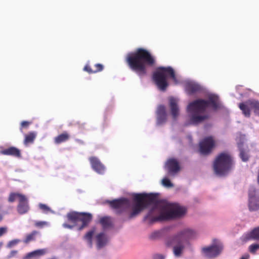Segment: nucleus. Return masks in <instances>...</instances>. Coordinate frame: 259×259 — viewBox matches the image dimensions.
Wrapping results in <instances>:
<instances>
[{"mask_svg":"<svg viewBox=\"0 0 259 259\" xmlns=\"http://www.w3.org/2000/svg\"><path fill=\"white\" fill-rule=\"evenodd\" d=\"M39 234V232L37 231H33L30 233L26 235L25 238L23 240V242L25 244H28L31 241H33L36 240V237Z\"/></svg>","mask_w":259,"mask_h":259,"instance_id":"nucleus-30","label":"nucleus"},{"mask_svg":"<svg viewBox=\"0 0 259 259\" xmlns=\"http://www.w3.org/2000/svg\"><path fill=\"white\" fill-rule=\"evenodd\" d=\"M24 196V195L18 193L12 192L10 194L8 197V201L9 202H13L17 198H18L19 201L21 199V196Z\"/></svg>","mask_w":259,"mask_h":259,"instance_id":"nucleus-32","label":"nucleus"},{"mask_svg":"<svg viewBox=\"0 0 259 259\" xmlns=\"http://www.w3.org/2000/svg\"><path fill=\"white\" fill-rule=\"evenodd\" d=\"M66 217L69 221L74 224H76L79 222L82 223L81 225L78 229L79 231L88 227L93 218L92 214L90 213L78 212L76 211L68 213Z\"/></svg>","mask_w":259,"mask_h":259,"instance_id":"nucleus-8","label":"nucleus"},{"mask_svg":"<svg viewBox=\"0 0 259 259\" xmlns=\"http://www.w3.org/2000/svg\"><path fill=\"white\" fill-rule=\"evenodd\" d=\"M239 107L246 117H250V109L253 110L254 113L259 115V101L257 100L250 99L240 103Z\"/></svg>","mask_w":259,"mask_h":259,"instance_id":"nucleus-10","label":"nucleus"},{"mask_svg":"<svg viewBox=\"0 0 259 259\" xmlns=\"http://www.w3.org/2000/svg\"><path fill=\"white\" fill-rule=\"evenodd\" d=\"M100 223L104 228H107L111 226V222L110 218L104 217L100 219Z\"/></svg>","mask_w":259,"mask_h":259,"instance_id":"nucleus-31","label":"nucleus"},{"mask_svg":"<svg viewBox=\"0 0 259 259\" xmlns=\"http://www.w3.org/2000/svg\"><path fill=\"white\" fill-rule=\"evenodd\" d=\"M214 146V141L212 137L204 138L199 143V151L203 155L209 154Z\"/></svg>","mask_w":259,"mask_h":259,"instance_id":"nucleus-15","label":"nucleus"},{"mask_svg":"<svg viewBox=\"0 0 259 259\" xmlns=\"http://www.w3.org/2000/svg\"><path fill=\"white\" fill-rule=\"evenodd\" d=\"M249 258V255L248 254H246L243 255L240 259H248Z\"/></svg>","mask_w":259,"mask_h":259,"instance_id":"nucleus-44","label":"nucleus"},{"mask_svg":"<svg viewBox=\"0 0 259 259\" xmlns=\"http://www.w3.org/2000/svg\"><path fill=\"white\" fill-rule=\"evenodd\" d=\"M108 203L111 208L116 210L117 214L124 212L130 206V201L125 198L108 201Z\"/></svg>","mask_w":259,"mask_h":259,"instance_id":"nucleus-13","label":"nucleus"},{"mask_svg":"<svg viewBox=\"0 0 259 259\" xmlns=\"http://www.w3.org/2000/svg\"><path fill=\"white\" fill-rule=\"evenodd\" d=\"M165 168L170 176H174L180 170L178 161L175 158H170L166 161Z\"/></svg>","mask_w":259,"mask_h":259,"instance_id":"nucleus-16","label":"nucleus"},{"mask_svg":"<svg viewBox=\"0 0 259 259\" xmlns=\"http://www.w3.org/2000/svg\"><path fill=\"white\" fill-rule=\"evenodd\" d=\"M97 245L98 249H100L106 245L107 239L104 233H100L96 236Z\"/></svg>","mask_w":259,"mask_h":259,"instance_id":"nucleus-25","label":"nucleus"},{"mask_svg":"<svg viewBox=\"0 0 259 259\" xmlns=\"http://www.w3.org/2000/svg\"><path fill=\"white\" fill-rule=\"evenodd\" d=\"M186 90L190 95L199 92L201 90V87L198 84L189 82L186 84Z\"/></svg>","mask_w":259,"mask_h":259,"instance_id":"nucleus-24","label":"nucleus"},{"mask_svg":"<svg viewBox=\"0 0 259 259\" xmlns=\"http://www.w3.org/2000/svg\"><path fill=\"white\" fill-rule=\"evenodd\" d=\"M39 207L45 213H47L50 211V208L47 205L44 204H39Z\"/></svg>","mask_w":259,"mask_h":259,"instance_id":"nucleus-37","label":"nucleus"},{"mask_svg":"<svg viewBox=\"0 0 259 259\" xmlns=\"http://www.w3.org/2000/svg\"><path fill=\"white\" fill-rule=\"evenodd\" d=\"M168 208H169V205H165V203L156 204L149 210L144 220V221H148L149 223L150 224L157 222L166 221V220H160L159 218L161 215H165L166 210Z\"/></svg>","mask_w":259,"mask_h":259,"instance_id":"nucleus-7","label":"nucleus"},{"mask_svg":"<svg viewBox=\"0 0 259 259\" xmlns=\"http://www.w3.org/2000/svg\"><path fill=\"white\" fill-rule=\"evenodd\" d=\"M70 138V135L66 132L60 134L54 139V142L57 144H59L68 141Z\"/></svg>","mask_w":259,"mask_h":259,"instance_id":"nucleus-28","label":"nucleus"},{"mask_svg":"<svg viewBox=\"0 0 259 259\" xmlns=\"http://www.w3.org/2000/svg\"><path fill=\"white\" fill-rule=\"evenodd\" d=\"M248 208L250 211L259 209V196L257 195L255 189L251 187L249 190Z\"/></svg>","mask_w":259,"mask_h":259,"instance_id":"nucleus-14","label":"nucleus"},{"mask_svg":"<svg viewBox=\"0 0 259 259\" xmlns=\"http://www.w3.org/2000/svg\"><path fill=\"white\" fill-rule=\"evenodd\" d=\"M209 106L214 110L221 108V103L218 96L210 95L207 100L199 99L190 103L187 107V111L190 114L191 123L197 124L207 119L209 115L205 114V112Z\"/></svg>","mask_w":259,"mask_h":259,"instance_id":"nucleus-1","label":"nucleus"},{"mask_svg":"<svg viewBox=\"0 0 259 259\" xmlns=\"http://www.w3.org/2000/svg\"><path fill=\"white\" fill-rule=\"evenodd\" d=\"M168 77L174 80L176 79V76L173 69L170 67H159L153 74V79L158 89L161 91H165L168 83L167 79Z\"/></svg>","mask_w":259,"mask_h":259,"instance_id":"nucleus-6","label":"nucleus"},{"mask_svg":"<svg viewBox=\"0 0 259 259\" xmlns=\"http://www.w3.org/2000/svg\"><path fill=\"white\" fill-rule=\"evenodd\" d=\"M162 184L163 186L166 187H172L173 184L171 183L170 180L167 178H164L162 180Z\"/></svg>","mask_w":259,"mask_h":259,"instance_id":"nucleus-35","label":"nucleus"},{"mask_svg":"<svg viewBox=\"0 0 259 259\" xmlns=\"http://www.w3.org/2000/svg\"><path fill=\"white\" fill-rule=\"evenodd\" d=\"M93 169L99 174H103L105 171V166L96 157H91L89 158Z\"/></svg>","mask_w":259,"mask_h":259,"instance_id":"nucleus-18","label":"nucleus"},{"mask_svg":"<svg viewBox=\"0 0 259 259\" xmlns=\"http://www.w3.org/2000/svg\"><path fill=\"white\" fill-rule=\"evenodd\" d=\"M95 232V228H93L91 230L88 232L84 236V238L88 241L90 245H92V239Z\"/></svg>","mask_w":259,"mask_h":259,"instance_id":"nucleus-33","label":"nucleus"},{"mask_svg":"<svg viewBox=\"0 0 259 259\" xmlns=\"http://www.w3.org/2000/svg\"><path fill=\"white\" fill-rule=\"evenodd\" d=\"M164 257L162 255L156 254L154 256L153 259H164Z\"/></svg>","mask_w":259,"mask_h":259,"instance_id":"nucleus-42","label":"nucleus"},{"mask_svg":"<svg viewBox=\"0 0 259 259\" xmlns=\"http://www.w3.org/2000/svg\"><path fill=\"white\" fill-rule=\"evenodd\" d=\"M3 217L1 213H0V222L3 220Z\"/></svg>","mask_w":259,"mask_h":259,"instance_id":"nucleus-45","label":"nucleus"},{"mask_svg":"<svg viewBox=\"0 0 259 259\" xmlns=\"http://www.w3.org/2000/svg\"><path fill=\"white\" fill-rule=\"evenodd\" d=\"M157 200V195L155 194H136L134 196V201L136 203L133 206L132 211L128 219H131L138 215L142 210L149 205L154 203Z\"/></svg>","mask_w":259,"mask_h":259,"instance_id":"nucleus-4","label":"nucleus"},{"mask_svg":"<svg viewBox=\"0 0 259 259\" xmlns=\"http://www.w3.org/2000/svg\"><path fill=\"white\" fill-rule=\"evenodd\" d=\"M47 252V249H37L32 252L28 253L24 257V259H30L32 257H35L44 255Z\"/></svg>","mask_w":259,"mask_h":259,"instance_id":"nucleus-26","label":"nucleus"},{"mask_svg":"<svg viewBox=\"0 0 259 259\" xmlns=\"http://www.w3.org/2000/svg\"><path fill=\"white\" fill-rule=\"evenodd\" d=\"M49 223L45 221H36L34 223V225L35 227L38 228H43L45 226H48Z\"/></svg>","mask_w":259,"mask_h":259,"instance_id":"nucleus-36","label":"nucleus"},{"mask_svg":"<svg viewBox=\"0 0 259 259\" xmlns=\"http://www.w3.org/2000/svg\"><path fill=\"white\" fill-rule=\"evenodd\" d=\"M30 124H31L30 122H29L27 121H23L21 123V127H20L21 132H23L22 128H27Z\"/></svg>","mask_w":259,"mask_h":259,"instance_id":"nucleus-38","label":"nucleus"},{"mask_svg":"<svg viewBox=\"0 0 259 259\" xmlns=\"http://www.w3.org/2000/svg\"><path fill=\"white\" fill-rule=\"evenodd\" d=\"M20 241L19 239L13 240L11 241L10 242H9V243L8 244V246L9 247H12V246L17 244V243H18Z\"/></svg>","mask_w":259,"mask_h":259,"instance_id":"nucleus-39","label":"nucleus"},{"mask_svg":"<svg viewBox=\"0 0 259 259\" xmlns=\"http://www.w3.org/2000/svg\"><path fill=\"white\" fill-rule=\"evenodd\" d=\"M36 137V134L34 132H31L25 135L24 144L26 146L33 143Z\"/></svg>","mask_w":259,"mask_h":259,"instance_id":"nucleus-29","label":"nucleus"},{"mask_svg":"<svg viewBox=\"0 0 259 259\" xmlns=\"http://www.w3.org/2000/svg\"><path fill=\"white\" fill-rule=\"evenodd\" d=\"M29 207L28 202L25 196H21V199L19 201L17 206V211L19 213L22 214L28 211Z\"/></svg>","mask_w":259,"mask_h":259,"instance_id":"nucleus-19","label":"nucleus"},{"mask_svg":"<svg viewBox=\"0 0 259 259\" xmlns=\"http://www.w3.org/2000/svg\"><path fill=\"white\" fill-rule=\"evenodd\" d=\"M165 205H169V208L166 210L165 215L159 218L160 220H169L180 217L185 213V209L182 207L171 203H165Z\"/></svg>","mask_w":259,"mask_h":259,"instance_id":"nucleus-11","label":"nucleus"},{"mask_svg":"<svg viewBox=\"0 0 259 259\" xmlns=\"http://www.w3.org/2000/svg\"><path fill=\"white\" fill-rule=\"evenodd\" d=\"M18 251L17 250H12L10 252V257H13L15 256L17 253Z\"/></svg>","mask_w":259,"mask_h":259,"instance_id":"nucleus-43","label":"nucleus"},{"mask_svg":"<svg viewBox=\"0 0 259 259\" xmlns=\"http://www.w3.org/2000/svg\"><path fill=\"white\" fill-rule=\"evenodd\" d=\"M178 103V100L176 98L170 97L169 99L171 113L174 119H176L179 114V109Z\"/></svg>","mask_w":259,"mask_h":259,"instance_id":"nucleus-21","label":"nucleus"},{"mask_svg":"<svg viewBox=\"0 0 259 259\" xmlns=\"http://www.w3.org/2000/svg\"><path fill=\"white\" fill-rule=\"evenodd\" d=\"M223 246L222 243H213L212 245L202 248L203 255L208 258L217 257L222 251Z\"/></svg>","mask_w":259,"mask_h":259,"instance_id":"nucleus-12","label":"nucleus"},{"mask_svg":"<svg viewBox=\"0 0 259 259\" xmlns=\"http://www.w3.org/2000/svg\"><path fill=\"white\" fill-rule=\"evenodd\" d=\"M63 227L64 228H68V229H72V228H73V227H74V226H73V225H69V224H67V223H64V224H63Z\"/></svg>","mask_w":259,"mask_h":259,"instance_id":"nucleus-41","label":"nucleus"},{"mask_svg":"<svg viewBox=\"0 0 259 259\" xmlns=\"http://www.w3.org/2000/svg\"><path fill=\"white\" fill-rule=\"evenodd\" d=\"M1 153L4 155H9L17 158L21 157V151L16 147H10L1 151Z\"/></svg>","mask_w":259,"mask_h":259,"instance_id":"nucleus-22","label":"nucleus"},{"mask_svg":"<svg viewBox=\"0 0 259 259\" xmlns=\"http://www.w3.org/2000/svg\"><path fill=\"white\" fill-rule=\"evenodd\" d=\"M166 113L165 107L164 105H159L157 110V123L161 124L166 121Z\"/></svg>","mask_w":259,"mask_h":259,"instance_id":"nucleus-20","label":"nucleus"},{"mask_svg":"<svg viewBox=\"0 0 259 259\" xmlns=\"http://www.w3.org/2000/svg\"><path fill=\"white\" fill-rule=\"evenodd\" d=\"M239 107L246 117H250V109L253 110L254 113L259 115V101L257 100L250 99L240 103Z\"/></svg>","mask_w":259,"mask_h":259,"instance_id":"nucleus-9","label":"nucleus"},{"mask_svg":"<svg viewBox=\"0 0 259 259\" xmlns=\"http://www.w3.org/2000/svg\"><path fill=\"white\" fill-rule=\"evenodd\" d=\"M233 164L231 155L228 152H222L218 154L214 161L213 170L217 175L224 176L232 169Z\"/></svg>","mask_w":259,"mask_h":259,"instance_id":"nucleus-5","label":"nucleus"},{"mask_svg":"<svg viewBox=\"0 0 259 259\" xmlns=\"http://www.w3.org/2000/svg\"><path fill=\"white\" fill-rule=\"evenodd\" d=\"M196 236V232L190 229H185L175 236L166 239L165 244L167 247H173V253L175 256H180L185 248V244L189 239Z\"/></svg>","mask_w":259,"mask_h":259,"instance_id":"nucleus-3","label":"nucleus"},{"mask_svg":"<svg viewBox=\"0 0 259 259\" xmlns=\"http://www.w3.org/2000/svg\"><path fill=\"white\" fill-rule=\"evenodd\" d=\"M259 249V244H252L248 247L249 251L252 254H255Z\"/></svg>","mask_w":259,"mask_h":259,"instance_id":"nucleus-34","label":"nucleus"},{"mask_svg":"<svg viewBox=\"0 0 259 259\" xmlns=\"http://www.w3.org/2000/svg\"><path fill=\"white\" fill-rule=\"evenodd\" d=\"M8 228L6 227L0 228V237L2 236L4 234L7 232Z\"/></svg>","mask_w":259,"mask_h":259,"instance_id":"nucleus-40","label":"nucleus"},{"mask_svg":"<svg viewBox=\"0 0 259 259\" xmlns=\"http://www.w3.org/2000/svg\"><path fill=\"white\" fill-rule=\"evenodd\" d=\"M237 147L240 152V158L244 162L248 161L250 157L248 154L249 150L247 146L246 148L244 147V139H242L241 137L239 141L237 142Z\"/></svg>","mask_w":259,"mask_h":259,"instance_id":"nucleus-17","label":"nucleus"},{"mask_svg":"<svg viewBox=\"0 0 259 259\" xmlns=\"http://www.w3.org/2000/svg\"><path fill=\"white\" fill-rule=\"evenodd\" d=\"M259 240V226L254 228L250 232L245 234L243 240L245 242L250 240Z\"/></svg>","mask_w":259,"mask_h":259,"instance_id":"nucleus-23","label":"nucleus"},{"mask_svg":"<svg viewBox=\"0 0 259 259\" xmlns=\"http://www.w3.org/2000/svg\"><path fill=\"white\" fill-rule=\"evenodd\" d=\"M126 62L132 71L143 77L147 74V67L154 66L156 60L148 50L140 48L127 54Z\"/></svg>","mask_w":259,"mask_h":259,"instance_id":"nucleus-2","label":"nucleus"},{"mask_svg":"<svg viewBox=\"0 0 259 259\" xmlns=\"http://www.w3.org/2000/svg\"><path fill=\"white\" fill-rule=\"evenodd\" d=\"M95 69L93 70L91 66L89 65H86L83 68V70L87 71L89 74L96 73L97 72L101 71L103 70L104 66L102 64L97 63L95 65Z\"/></svg>","mask_w":259,"mask_h":259,"instance_id":"nucleus-27","label":"nucleus"}]
</instances>
